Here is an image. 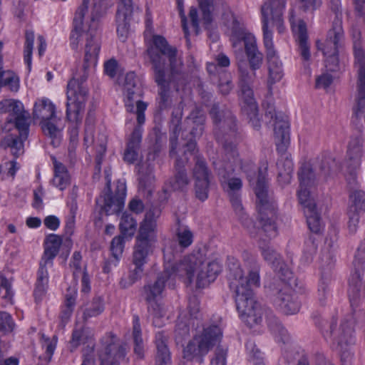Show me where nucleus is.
Returning a JSON list of instances; mask_svg holds the SVG:
<instances>
[{"instance_id": "obj_1", "label": "nucleus", "mask_w": 365, "mask_h": 365, "mask_svg": "<svg viewBox=\"0 0 365 365\" xmlns=\"http://www.w3.org/2000/svg\"><path fill=\"white\" fill-rule=\"evenodd\" d=\"M223 19L237 62L242 98L252 110H255L250 83L255 77V70L262 64V54L257 49L255 37L247 31L241 17L227 10L223 14Z\"/></svg>"}, {"instance_id": "obj_2", "label": "nucleus", "mask_w": 365, "mask_h": 365, "mask_svg": "<svg viewBox=\"0 0 365 365\" xmlns=\"http://www.w3.org/2000/svg\"><path fill=\"white\" fill-rule=\"evenodd\" d=\"M244 262L247 273L237 259H228V279L230 288L235 292L236 307L240 318L252 327L262 322L264 314L252 291L253 287L260 285L259 266L255 258L249 254L244 255Z\"/></svg>"}, {"instance_id": "obj_3", "label": "nucleus", "mask_w": 365, "mask_h": 365, "mask_svg": "<svg viewBox=\"0 0 365 365\" xmlns=\"http://www.w3.org/2000/svg\"><path fill=\"white\" fill-rule=\"evenodd\" d=\"M85 11L84 8H80L76 14L71 45L73 49H77L79 44L84 43V61L88 66L96 63L100 51V42L96 34L99 22L98 16H95L84 23Z\"/></svg>"}, {"instance_id": "obj_4", "label": "nucleus", "mask_w": 365, "mask_h": 365, "mask_svg": "<svg viewBox=\"0 0 365 365\" xmlns=\"http://www.w3.org/2000/svg\"><path fill=\"white\" fill-rule=\"evenodd\" d=\"M246 167L252 168L250 163H247L243 168L247 173L248 179L253 186V190L257 197V209L260 215L259 223L262 226L259 230L260 236L263 234L269 238L277 236V231L273 217L274 216V206L271 195L268 191V186L266 180L267 168L259 170V178L256 183L253 182L252 175Z\"/></svg>"}, {"instance_id": "obj_5", "label": "nucleus", "mask_w": 365, "mask_h": 365, "mask_svg": "<svg viewBox=\"0 0 365 365\" xmlns=\"http://www.w3.org/2000/svg\"><path fill=\"white\" fill-rule=\"evenodd\" d=\"M181 270L180 276L186 275L190 283L195 279L196 286L203 288L214 282L221 271L217 260L207 259L201 252L184 257L179 262H175Z\"/></svg>"}, {"instance_id": "obj_6", "label": "nucleus", "mask_w": 365, "mask_h": 365, "mask_svg": "<svg viewBox=\"0 0 365 365\" xmlns=\"http://www.w3.org/2000/svg\"><path fill=\"white\" fill-rule=\"evenodd\" d=\"M299 178V190L297 195L299 203L304 207V214L310 230L318 233L322 227V223L311 190L316 180L313 168L309 164H304L300 170Z\"/></svg>"}, {"instance_id": "obj_7", "label": "nucleus", "mask_w": 365, "mask_h": 365, "mask_svg": "<svg viewBox=\"0 0 365 365\" xmlns=\"http://www.w3.org/2000/svg\"><path fill=\"white\" fill-rule=\"evenodd\" d=\"M225 150L226 152V158L228 160V163L225 165V168L222 170L219 171V175L220 176V181L223 187V189L230 197L236 195H240L239 192L242 187V181L241 178L232 176V172L234 171V168H232V164L235 165H240V169L246 174L247 178H248L247 173L245 172L243 167H245V165L247 163H251L252 168L246 167V168L249 170V173L252 175V178L253 179L252 182L256 183L259 178V170H263L264 167L267 168V163H264L262 167L257 168V171L252 161H242L241 160L237 158V153L235 150L234 145H226L225 146ZM250 185L253 188V186L251 185V183H250Z\"/></svg>"}, {"instance_id": "obj_8", "label": "nucleus", "mask_w": 365, "mask_h": 365, "mask_svg": "<svg viewBox=\"0 0 365 365\" xmlns=\"http://www.w3.org/2000/svg\"><path fill=\"white\" fill-rule=\"evenodd\" d=\"M86 76L81 81L73 78L67 86L66 115L68 120L73 124L71 133V143L73 148L77 143L78 125L83 118L87 98L88 89L83 84Z\"/></svg>"}, {"instance_id": "obj_9", "label": "nucleus", "mask_w": 365, "mask_h": 365, "mask_svg": "<svg viewBox=\"0 0 365 365\" xmlns=\"http://www.w3.org/2000/svg\"><path fill=\"white\" fill-rule=\"evenodd\" d=\"M165 269L157 278V279L144 287V295L145 300L148 302L160 300L162 293L165 289L166 281L171 277L180 276L182 273L176 267L175 263L173 262L175 253L178 252V245L174 240H168L163 248Z\"/></svg>"}, {"instance_id": "obj_10", "label": "nucleus", "mask_w": 365, "mask_h": 365, "mask_svg": "<svg viewBox=\"0 0 365 365\" xmlns=\"http://www.w3.org/2000/svg\"><path fill=\"white\" fill-rule=\"evenodd\" d=\"M222 338V328L210 325L197 334L183 348L182 356L187 361H202V358L211 349L218 344Z\"/></svg>"}, {"instance_id": "obj_11", "label": "nucleus", "mask_w": 365, "mask_h": 365, "mask_svg": "<svg viewBox=\"0 0 365 365\" xmlns=\"http://www.w3.org/2000/svg\"><path fill=\"white\" fill-rule=\"evenodd\" d=\"M33 118L38 120L41 125L43 133L51 139L53 146L60 143L61 129L59 127V119L56 115V107L48 98L38 99L34 106Z\"/></svg>"}, {"instance_id": "obj_12", "label": "nucleus", "mask_w": 365, "mask_h": 365, "mask_svg": "<svg viewBox=\"0 0 365 365\" xmlns=\"http://www.w3.org/2000/svg\"><path fill=\"white\" fill-rule=\"evenodd\" d=\"M0 113H9L10 116L4 126V130L6 132H10L13 129L16 130L21 139L27 138L29 113L24 110L21 102L14 99H4L0 101Z\"/></svg>"}, {"instance_id": "obj_13", "label": "nucleus", "mask_w": 365, "mask_h": 365, "mask_svg": "<svg viewBox=\"0 0 365 365\" xmlns=\"http://www.w3.org/2000/svg\"><path fill=\"white\" fill-rule=\"evenodd\" d=\"M62 243L60 236L55 234L48 235L45 240V250L38 271L37 282L34 294L36 298L41 297L46 292L48 281L47 267L53 264V259L58 253Z\"/></svg>"}, {"instance_id": "obj_14", "label": "nucleus", "mask_w": 365, "mask_h": 365, "mask_svg": "<svg viewBox=\"0 0 365 365\" xmlns=\"http://www.w3.org/2000/svg\"><path fill=\"white\" fill-rule=\"evenodd\" d=\"M354 66L357 73V93L352 123L359 128L361 125L359 121L363 117V110L365 107V51L360 43H354Z\"/></svg>"}, {"instance_id": "obj_15", "label": "nucleus", "mask_w": 365, "mask_h": 365, "mask_svg": "<svg viewBox=\"0 0 365 365\" xmlns=\"http://www.w3.org/2000/svg\"><path fill=\"white\" fill-rule=\"evenodd\" d=\"M171 150L170 156L175 159V167L177 173L174 178L170 180V184L173 190H181L186 187L189 183V179L185 170L182 168L185 166V163L188 160L189 155L194 154L195 150V143L192 140H190L181 150V153L183 156H180L178 152L175 150L176 146L174 143V139L171 138Z\"/></svg>"}, {"instance_id": "obj_16", "label": "nucleus", "mask_w": 365, "mask_h": 365, "mask_svg": "<svg viewBox=\"0 0 365 365\" xmlns=\"http://www.w3.org/2000/svg\"><path fill=\"white\" fill-rule=\"evenodd\" d=\"M108 343L99 353L98 359H94L93 348L83 354L81 365H118L119 361L125 356V350L120 344L113 341Z\"/></svg>"}, {"instance_id": "obj_17", "label": "nucleus", "mask_w": 365, "mask_h": 365, "mask_svg": "<svg viewBox=\"0 0 365 365\" xmlns=\"http://www.w3.org/2000/svg\"><path fill=\"white\" fill-rule=\"evenodd\" d=\"M263 23L264 43L267 49V56L269 62V76L267 79L268 87L270 89L272 86L279 82L284 76L282 64L279 60L276 51L274 48L272 41V34L269 30V24L272 22Z\"/></svg>"}, {"instance_id": "obj_18", "label": "nucleus", "mask_w": 365, "mask_h": 365, "mask_svg": "<svg viewBox=\"0 0 365 365\" xmlns=\"http://www.w3.org/2000/svg\"><path fill=\"white\" fill-rule=\"evenodd\" d=\"M160 210L158 207L149 209L143 220L140 223L135 242L155 247L158 241L157 220L160 217Z\"/></svg>"}, {"instance_id": "obj_19", "label": "nucleus", "mask_w": 365, "mask_h": 365, "mask_svg": "<svg viewBox=\"0 0 365 365\" xmlns=\"http://www.w3.org/2000/svg\"><path fill=\"white\" fill-rule=\"evenodd\" d=\"M192 174L195 195L199 200L204 201L208 197L211 173L202 158L196 157Z\"/></svg>"}, {"instance_id": "obj_20", "label": "nucleus", "mask_w": 365, "mask_h": 365, "mask_svg": "<svg viewBox=\"0 0 365 365\" xmlns=\"http://www.w3.org/2000/svg\"><path fill=\"white\" fill-rule=\"evenodd\" d=\"M153 41L155 48L160 51L161 54L160 55L158 53H155L153 48H148V53L150 56L152 63H153V61L152 60L150 51L158 59L159 63L163 71H164L165 67L163 56H167L170 61V69L173 72H178V68L181 66V61L177 58L176 49L169 46L165 38L161 36H153Z\"/></svg>"}, {"instance_id": "obj_21", "label": "nucleus", "mask_w": 365, "mask_h": 365, "mask_svg": "<svg viewBox=\"0 0 365 365\" xmlns=\"http://www.w3.org/2000/svg\"><path fill=\"white\" fill-rule=\"evenodd\" d=\"M287 0H267L261 8L262 21L272 22L279 33L284 29L283 21V11Z\"/></svg>"}, {"instance_id": "obj_22", "label": "nucleus", "mask_w": 365, "mask_h": 365, "mask_svg": "<svg viewBox=\"0 0 365 365\" xmlns=\"http://www.w3.org/2000/svg\"><path fill=\"white\" fill-rule=\"evenodd\" d=\"M126 195V186L124 182H118L114 195L106 194L98 200L97 203L106 215H113L123 210Z\"/></svg>"}, {"instance_id": "obj_23", "label": "nucleus", "mask_w": 365, "mask_h": 365, "mask_svg": "<svg viewBox=\"0 0 365 365\" xmlns=\"http://www.w3.org/2000/svg\"><path fill=\"white\" fill-rule=\"evenodd\" d=\"M353 272L349 279V296L357 297L365 272V247H359L353 262Z\"/></svg>"}, {"instance_id": "obj_24", "label": "nucleus", "mask_w": 365, "mask_h": 365, "mask_svg": "<svg viewBox=\"0 0 365 365\" xmlns=\"http://www.w3.org/2000/svg\"><path fill=\"white\" fill-rule=\"evenodd\" d=\"M354 317L348 316L342 319L339 327L331 326V334L341 349L343 346H349L354 344Z\"/></svg>"}, {"instance_id": "obj_25", "label": "nucleus", "mask_w": 365, "mask_h": 365, "mask_svg": "<svg viewBox=\"0 0 365 365\" xmlns=\"http://www.w3.org/2000/svg\"><path fill=\"white\" fill-rule=\"evenodd\" d=\"M288 281L282 282L280 287H274L276 291V297L274 299V304L285 314H294L299 312V304L289 294V289L287 285Z\"/></svg>"}, {"instance_id": "obj_26", "label": "nucleus", "mask_w": 365, "mask_h": 365, "mask_svg": "<svg viewBox=\"0 0 365 365\" xmlns=\"http://www.w3.org/2000/svg\"><path fill=\"white\" fill-rule=\"evenodd\" d=\"M150 53L151 52L150 51ZM150 54L153 61L155 81L160 87L158 107L160 110H164L171 104L169 83L165 78L164 71L162 70L158 59L152 53Z\"/></svg>"}, {"instance_id": "obj_27", "label": "nucleus", "mask_w": 365, "mask_h": 365, "mask_svg": "<svg viewBox=\"0 0 365 365\" xmlns=\"http://www.w3.org/2000/svg\"><path fill=\"white\" fill-rule=\"evenodd\" d=\"M343 29L340 22H338L328 33L324 43L317 41L318 50L322 51L324 56L339 54V49L343 39Z\"/></svg>"}, {"instance_id": "obj_28", "label": "nucleus", "mask_w": 365, "mask_h": 365, "mask_svg": "<svg viewBox=\"0 0 365 365\" xmlns=\"http://www.w3.org/2000/svg\"><path fill=\"white\" fill-rule=\"evenodd\" d=\"M133 13L132 0H120L117 14V33L121 41H125L129 31V21Z\"/></svg>"}, {"instance_id": "obj_29", "label": "nucleus", "mask_w": 365, "mask_h": 365, "mask_svg": "<svg viewBox=\"0 0 365 365\" xmlns=\"http://www.w3.org/2000/svg\"><path fill=\"white\" fill-rule=\"evenodd\" d=\"M262 255L265 261L272 264L278 278L282 282L289 281L292 277V272L281 260L279 255L270 247L262 248Z\"/></svg>"}, {"instance_id": "obj_30", "label": "nucleus", "mask_w": 365, "mask_h": 365, "mask_svg": "<svg viewBox=\"0 0 365 365\" xmlns=\"http://www.w3.org/2000/svg\"><path fill=\"white\" fill-rule=\"evenodd\" d=\"M362 156V140L359 135L351 138L347 148L346 167L351 175L359 168Z\"/></svg>"}, {"instance_id": "obj_31", "label": "nucleus", "mask_w": 365, "mask_h": 365, "mask_svg": "<svg viewBox=\"0 0 365 365\" xmlns=\"http://www.w3.org/2000/svg\"><path fill=\"white\" fill-rule=\"evenodd\" d=\"M290 23L293 32L297 35L302 57L308 61L310 58L309 46L307 43V28L305 23L301 19H295L293 14L290 16Z\"/></svg>"}, {"instance_id": "obj_32", "label": "nucleus", "mask_w": 365, "mask_h": 365, "mask_svg": "<svg viewBox=\"0 0 365 365\" xmlns=\"http://www.w3.org/2000/svg\"><path fill=\"white\" fill-rule=\"evenodd\" d=\"M289 125L287 118L283 116H277L274 123V134L277 144L286 145L289 141Z\"/></svg>"}, {"instance_id": "obj_33", "label": "nucleus", "mask_w": 365, "mask_h": 365, "mask_svg": "<svg viewBox=\"0 0 365 365\" xmlns=\"http://www.w3.org/2000/svg\"><path fill=\"white\" fill-rule=\"evenodd\" d=\"M141 140V129L140 127L135 128L128 140L127 148L124 153V160L128 163H133L138 156V149Z\"/></svg>"}, {"instance_id": "obj_34", "label": "nucleus", "mask_w": 365, "mask_h": 365, "mask_svg": "<svg viewBox=\"0 0 365 365\" xmlns=\"http://www.w3.org/2000/svg\"><path fill=\"white\" fill-rule=\"evenodd\" d=\"M168 337L163 332H158L155 336L157 348L156 365H168L170 361V355L167 346Z\"/></svg>"}, {"instance_id": "obj_35", "label": "nucleus", "mask_w": 365, "mask_h": 365, "mask_svg": "<svg viewBox=\"0 0 365 365\" xmlns=\"http://www.w3.org/2000/svg\"><path fill=\"white\" fill-rule=\"evenodd\" d=\"M2 129H4V128ZM13 130H14V129L10 132H6L5 130H3L6 135L1 138L0 146L4 149L11 148L12 154L17 157L23 153V143L18 139L16 133L12 132ZM15 131L17 130H15Z\"/></svg>"}, {"instance_id": "obj_36", "label": "nucleus", "mask_w": 365, "mask_h": 365, "mask_svg": "<svg viewBox=\"0 0 365 365\" xmlns=\"http://www.w3.org/2000/svg\"><path fill=\"white\" fill-rule=\"evenodd\" d=\"M314 169L318 175L327 178L335 175L339 171V165L334 158L327 157L318 162Z\"/></svg>"}, {"instance_id": "obj_37", "label": "nucleus", "mask_w": 365, "mask_h": 365, "mask_svg": "<svg viewBox=\"0 0 365 365\" xmlns=\"http://www.w3.org/2000/svg\"><path fill=\"white\" fill-rule=\"evenodd\" d=\"M53 165L54 177L52 180L53 184L60 190H63L70 185V175L68 173L66 167L62 163L55 160L53 162Z\"/></svg>"}, {"instance_id": "obj_38", "label": "nucleus", "mask_w": 365, "mask_h": 365, "mask_svg": "<svg viewBox=\"0 0 365 365\" xmlns=\"http://www.w3.org/2000/svg\"><path fill=\"white\" fill-rule=\"evenodd\" d=\"M155 247L135 242L133 247L132 262L135 266L143 267L153 254Z\"/></svg>"}, {"instance_id": "obj_39", "label": "nucleus", "mask_w": 365, "mask_h": 365, "mask_svg": "<svg viewBox=\"0 0 365 365\" xmlns=\"http://www.w3.org/2000/svg\"><path fill=\"white\" fill-rule=\"evenodd\" d=\"M278 169V180L282 184H288L292 179L293 163L288 156H282L277 163Z\"/></svg>"}, {"instance_id": "obj_40", "label": "nucleus", "mask_w": 365, "mask_h": 365, "mask_svg": "<svg viewBox=\"0 0 365 365\" xmlns=\"http://www.w3.org/2000/svg\"><path fill=\"white\" fill-rule=\"evenodd\" d=\"M132 336L134 342V352L138 357L142 358L144 355V344L141 336V327L139 317L134 316L133 319Z\"/></svg>"}, {"instance_id": "obj_41", "label": "nucleus", "mask_w": 365, "mask_h": 365, "mask_svg": "<svg viewBox=\"0 0 365 365\" xmlns=\"http://www.w3.org/2000/svg\"><path fill=\"white\" fill-rule=\"evenodd\" d=\"M230 197L235 212L242 218V222L244 225L247 228L252 235H255L256 232L255 226L252 220L247 217H245L244 219L243 207L241 203L240 195L230 196Z\"/></svg>"}, {"instance_id": "obj_42", "label": "nucleus", "mask_w": 365, "mask_h": 365, "mask_svg": "<svg viewBox=\"0 0 365 365\" xmlns=\"http://www.w3.org/2000/svg\"><path fill=\"white\" fill-rule=\"evenodd\" d=\"M6 86L11 91L16 92L19 88V77L11 71H0V88Z\"/></svg>"}, {"instance_id": "obj_43", "label": "nucleus", "mask_w": 365, "mask_h": 365, "mask_svg": "<svg viewBox=\"0 0 365 365\" xmlns=\"http://www.w3.org/2000/svg\"><path fill=\"white\" fill-rule=\"evenodd\" d=\"M137 222L128 213H123L120 220L119 227L124 236L131 237L136 230Z\"/></svg>"}, {"instance_id": "obj_44", "label": "nucleus", "mask_w": 365, "mask_h": 365, "mask_svg": "<svg viewBox=\"0 0 365 365\" xmlns=\"http://www.w3.org/2000/svg\"><path fill=\"white\" fill-rule=\"evenodd\" d=\"M104 310L103 299L101 297L93 298L91 304L83 311V321H87L91 317H96L101 314Z\"/></svg>"}, {"instance_id": "obj_45", "label": "nucleus", "mask_w": 365, "mask_h": 365, "mask_svg": "<svg viewBox=\"0 0 365 365\" xmlns=\"http://www.w3.org/2000/svg\"><path fill=\"white\" fill-rule=\"evenodd\" d=\"M92 336L91 331L83 325H77L72 335L70 341L71 346L74 348L77 347L81 343H85Z\"/></svg>"}, {"instance_id": "obj_46", "label": "nucleus", "mask_w": 365, "mask_h": 365, "mask_svg": "<svg viewBox=\"0 0 365 365\" xmlns=\"http://www.w3.org/2000/svg\"><path fill=\"white\" fill-rule=\"evenodd\" d=\"M118 83L123 86L124 93L135 94L137 90L136 76L133 72L128 73L125 76L119 77Z\"/></svg>"}, {"instance_id": "obj_47", "label": "nucleus", "mask_w": 365, "mask_h": 365, "mask_svg": "<svg viewBox=\"0 0 365 365\" xmlns=\"http://www.w3.org/2000/svg\"><path fill=\"white\" fill-rule=\"evenodd\" d=\"M190 334V322H187L185 314H181L178 319L175 329V338L178 342Z\"/></svg>"}, {"instance_id": "obj_48", "label": "nucleus", "mask_w": 365, "mask_h": 365, "mask_svg": "<svg viewBox=\"0 0 365 365\" xmlns=\"http://www.w3.org/2000/svg\"><path fill=\"white\" fill-rule=\"evenodd\" d=\"M25 46H24V61L27 64L29 69L31 65V55L34 48V34L32 31H26L25 36Z\"/></svg>"}, {"instance_id": "obj_49", "label": "nucleus", "mask_w": 365, "mask_h": 365, "mask_svg": "<svg viewBox=\"0 0 365 365\" xmlns=\"http://www.w3.org/2000/svg\"><path fill=\"white\" fill-rule=\"evenodd\" d=\"M89 129H90L89 128H86V135H85L84 140H85L86 143H88L91 140V141H93L95 144H96V152L98 153L97 156H96V160H97L98 164H100L102 157L106 150V139L104 135H102L101 138L100 140V142L96 143V142L93 140L91 131L89 133Z\"/></svg>"}, {"instance_id": "obj_50", "label": "nucleus", "mask_w": 365, "mask_h": 365, "mask_svg": "<svg viewBox=\"0 0 365 365\" xmlns=\"http://www.w3.org/2000/svg\"><path fill=\"white\" fill-rule=\"evenodd\" d=\"M190 119L192 120L193 123H196L197 126L195 129H193L191 131V135H192L195 138L200 135L202 133V124L205 121V116L203 113L200 110L196 109L191 113Z\"/></svg>"}, {"instance_id": "obj_51", "label": "nucleus", "mask_w": 365, "mask_h": 365, "mask_svg": "<svg viewBox=\"0 0 365 365\" xmlns=\"http://www.w3.org/2000/svg\"><path fill=\"white\" fill-rule=\"evenodd\" d=\"M143 272V267L135 266L134 269L131 270L128 277H124L120 281V284L123 288H127L134 284L140 278Z\"/></svg>"}, {"instance_id": "obj_52", "label": "nucleus", "mask_w": 365, "mask_h": 365, "mask_svg": "<svg viewBox=\"0 0 365 365\" xmlns=\"http://www.w3.org/2000/svg\"><path fill=\"white\" fill-rule=\"evenodd\" d=\"M352 210L363 211L365 212V192L362 191H356L351 195Z\"/></svg>"}, {"instance_id": "obj_53", "label": "nucleus", "mask_w": 365, "mask_h": 365, "mask_svg": "<svg viewBox=\"0 0 365 365\" xmlns=\"http://www.w3.org/2000/svg\"><path fill=\"white\" fill-rule=\"evenodd\" d=\"M179 245L182 247H187L192 242L193 235L191 231L186 228H180L177 232Z\"/></svg>"}, {"instance_id": "obj_54", "label": "nucleus", "mask_w": 365, "mask_h": 365, "mask_svg": "<svg viewBox=\"0 0 365 365\" xmlns=\"http://www.w3.org/2000/svg\"><path fill=\"white\" fill-rule=\"evenodd\" d=\"M327 71L316 78V87L317 88L327 89L336 78L335 74H331Z\"/></svg>"}, {"instance_id": "obj_55", "label": "nucleus", "mask_w": 365, "mask_h": 365, "mask_svg": "<svg viewBox=\"0 0 365 365\" xmlns=\"http://www.w3.org/2000/svg\"><path fill=\"white\" fill-rule=\"evenodd\" d=\"M349 221L348 230L351 234H354L359 226V212L356 210H352V207L349 206L348 211Z\"/></svg>"}, {"instance_id": "obj_56", "label": "nucleus", "mask_w": 365, "mask_h": 365, "mask_svg": "<svg viewBox=\"0 0 365 365\" xmlns=\"http://www.w3.org/2000/svg\"><path fill=\"white\" fill-rule=\"evenodd\" d=\"M325 58V68L327 71L336 73L340 69L339 54L324 56Z\"/></svg>"}, {"instance_id": "obj_57", "label": "nucleus", "mask_w": 365, "mask_h": 365, "mask_svg": "<svg viewBox=\"0 0 365 365\" xmlns=\"http://www.w3.org/2000/svg\"><path fill=\"white\" fill-rule=\"evenodd\" d=\"M227 354L226 347L218 346L215 351L210 365H226Z\"/></svg>"}, {"instance_id": "obj_58", "label": "nucleus", "mask_w": 365, "mask_h": 365, "mask_svg": "<svg viewBox=\"0 0 365 365\" xmlns=\"http://www.w3.org/2000/svg\"><path fill=\"white\" fill-rule=\"evenodd\" d=\"M14 326L11 316L5 312H0V331L4 332L11 331Z\"/></svg>"}, {"instance_id": "obj_59", "label": "nucleus", "mask_w": 365, "mask_h": 365, "mask_svg": "<svg viewBox=\"0 0 365 365\" xmlns=\"http://www.w3.org/2000/svg\"><path fill=\"white\" fill-rule=\"evenodd\" d=\"M110 250L113 256L118 260L123 250V240L121 236H118L113 239Z\"/></svg>"}, {"instance_id": "obj_60", "label": "nucleus", "mask_w": 365, "mask_h": 365, "mask_svg": "<svg viewBox=\"0 0 365 365\" xmlns=\"http://www.w3.org/2000/svg\"><path fill=\"white\" fill-rule=\"evenodd\" d=\"M67 294L66 295V306L67 307V310L65 312V314L66 317L68 318L72 312L73 308L75 305L76 302V289L68 288L67 291Z\"/></svg>"}, {"instance_id": "obj_61", "label": "nucleus", "mask_w": 365, "mask_h": 365, "mask_svg": "<svg viewBox=\"0 0 365 365\" xmlns=\"http://www.w3.org/2000/svg\"><path fill=\"white\" fill-rule=\"evenodd\" d=\"M149 312L155 318H161L165 314V309L160 300L148 302Z\"/></svg>"}, {"instance_id": "obj_62", "label": "nucleus", "mask_w": 365, "mask_h": 365, "mask_svg": "<svg viewBox=\"0 0 365 365\" xmlns=\"http://www.w3.org/2000/svg\"><path fill=\"white\" fill-rule=\"evenodd\" d=\"M139 178V186L140 188L147 189L150 187L153 182L154 181V175L152 170H149L147 175H145L143 170L140 171Z\"/></svg>"}, {"instance_id": "obj_63", "label": "nucleus", "mask_w": 365, "mask_h": 365, "mask_svg": "<svg viewBox=\"0 0 365 365\" xmlns=\"http://www.w3.org/2000/svg\"><path fill=\"white\" fill-rule=\"evenodd\" d=\"M125 94V105L127 111L133 113L135 111V108H137L138 93L135 92V95L124 93Z\"/></svg>"}, {"instance_id": "obj_64", "label": "nucleus", "mask_w": 365, "mask_h": 365, "mask_svg": "<svg viewBox=\"0 0 365 365\" xmlns=\"http://www.w3.org/2000/svg\"><path fill=\"white\" fill-rule=\"evenodd\" d=\"M341 349V365H352L354 362V354L348 346H343Z\"/></svg>"}]
</instances>
